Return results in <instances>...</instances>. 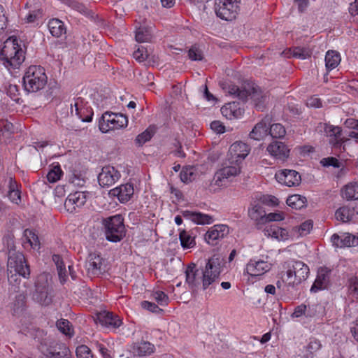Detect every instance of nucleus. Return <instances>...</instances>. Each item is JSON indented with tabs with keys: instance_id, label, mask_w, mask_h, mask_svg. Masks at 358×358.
I'll use <instances>...</instances> for the list:
<instances>
[{
	"instance_id": "aec40b11",
	"label": "nucleus",
	"mask_w": 358,
	"mask_h": 358,
	"mask_svg": "<svg viewBox=\"0 0 358 358\" xmlns=\"http://www.w3.org/2000/svg\"><path fill=\"white\" fill-rule=\"evenodd\" d=\"M324 132L329 137V143L335 148H341L343 143L341 138L342 129L338 126H334L329 124H324Z\"/></svg>"
},
{
	"instance_id": "3c124183",
	"label": "nucleus",
	"mask_w": 358,
	"mask_h": 358,
	"mask_svg": "<svg viewBox=\"0 0 358 358\" xmlns=\"http://www.w3.org/2000/svg\"><path fill=\"white\" fill-rule=\"evenodd\" d=\"M43 11L41 9H36L30 11L24 17V20L26 23H36L38 24V21L42 19Z\"/></svg>"
},
{
	"instance_id": "2f4dec72",
	"label": "nucleus",
	"mask_w": 358,
	"mask_h": 358,
	"mask_svg": "<svg viewBox=\"0 0 358 358\" xmlns=\"http://www.w3.org/2000/svg\"><path fill=\"white\" fill-rule=\"evenodd\" d=\"M152 27L140 26L136 30L135 38L138 43H148L152 38Z\"/></svg>"
},
{
	"instance_id": "8fccbe9b",
	"label": "nucleus",
	"mask_w": 358,
	"mask_h": 358,
	"mask_svg": "<svg viewBox=\"0 0 358 358\" xmlns=\"http://www.w3.org/2000/svg\"><path fill=\"white\" fill-rule=\"evenodd\" d=\"M62 174L63 172L59 165L55 166L48 173L47 180L50 183H55L61 178Z\"/></svg>"
},
{
	"instance_id": "9b49d317",
	"label": "nucleus",
	"mask_w": 358,
	"mask_h": 358,
	"mask_svg": "<svg viewBox=\"0 0 358 358\" xmlns=\"http://www.w3.org/2000/svg\"><path fill=\"white\" fill-rule=\"evenodd\" d=\"M71 113L75 114L81 121L90 122L94 115L92 108L81 97H78L71 103Z\"/></svg>"
},
{
	"instance_id": "4be33fe9",
	"label": "nucleus",
	"mask_w": 358,
	"mask_h": 358,
	"mask_svg": "<svg viewBox=\"0 0 358 358\" xmlns=\"http://www.w3.org/2000/svg\"><path fill=\"white\" fill-rule=\"evenodd\" d=\"M97 320L99 323L109 329H117L122 323V320L117 315L108 311H102L97 315Z\"/></svg>"
},
{
	"instance_id": "a18cd8bd",
	"label": "nucleus",
	"mask_w": 358,
	"mask_h": 358,
	"mask_svg": "<svg viewBox=\"0 0 358 358\" xmlns=\"http://www.w3.org/2000/svg\"><path fill=\"white\" fill-rule=\"evenodd\" d=\"M154 133L155 131L153 128L148 127L143 132H142L141 134H138L136 136L135 139L136 144L139 146L143 145L152 138V137L154 135Z\"/></svg>"
},
{
	"instance_id": "f8f14e48",
	"label": "nucleus",
	"mask_w": 358,
	"mask_h": 358,
	"mask_svg": "<svg viewBox=\"0 0 358 358\" xmlns=\"http://www.w3.org/2000/svg\"><path fill=\"white\" fill-rule=\"evenodd\" d=\"M120 173L113 166H106L98 176L99 184L102 187H109L120 178Z\"/></svg>"
},
{
	"instance_id": "0eeeda50",
	"label": "nucleus",
	"mask_w": 358,
	"mask_h": 358,
	"mask_svg": "<svg viewBox=\"0 0 358 358\" xmlns=\"http://www.w3.org/2000/svg\"><path fill=\"white\" fill-rule=\"evenodd\" d=\"M7 267L8 272L12 277L17 274L26 278L30 274L29 267L26 264L24 257L20 252H9Z\"/></svg>"
},
{
	"instance_id": "f03ea898",
	"label": "nucleus",
	"mask_w": 358,
	"mask_h": 358,
	"mask_svg": "<svg viewBox=\"0 0 358 358\" xmlns=\"http://www.w3.org/2000/svg\"><path fill=\"white\" fill-rule=\"evenodd\" d=\"M3 66L10 72L18 69L25 59V48L15 36L9 37L0 51Z\"/></svg>"
},
{
	"instance_id": "9d476101",
	"label": "nucleus",
	"mask_w": 358,
	"mask_h": 358,
	"mask_svg": "<svg viewBox=\"0 0 358 358\" xmlns=\"http://www.w3.org/2000/svg\"><path fill=\"white\" fill-rule=\"evenodd\" d=\"M250 152V147L243 142H235L229 148V164H236L242 168L243 161Z\"/></svg>"
},
{
	"instance_id": "6e6d98bb",
	"label": "nucleus",
	"mask_w": 358,
	"mask_h": 358,
	"mask_svg": "<svg viewBox=\"0 0 358 358\" xmlns=\"http://www.w3.org/2000/svg\"><path fill=\"white\" fill-rule=\"evenodd\" d=\"M5 90L6 91V94L13 100L15 101L18 100L19 90L16 85L9 84L8 86H6Z\"/></svg>"
},
{
	"instance_id": "a211bd4d",
	"label": "nucleus",
	"mask_w": 358,
	"mask_h": 358,
	"mask_svg": "<svg viewBox=\"0 0 358 358\" xmlns=\"http://www.w3.org/2000/svg\"><path fill=\"white\" fill-rule=\"evenodd\" d=\"M229 232L226 224H215L210 227L205 234V240L208 244L215 245L216 241L224 238Z\"/></svg>"
},
{
	"instance_id": "49530a36",
	"label": "nucleus",
	"mask_w": 358,
	"mask_h": 358,
	"mask_svg": "<svg viewBox=\"0 0 358 358\" xmlns=\"http://www.w3.org/2000/svg\"><path fill=\"white\" fill-rule=\"evenodd\" d=\"M57 327L58 329L66 336H71L73 335V329L70 322L66 319H60L57 322Z\"/></svg>"
},
{
	"instance_id": "412c9836",
	"label": "nucleus",
	"mask_w": 358,
	"mask_h": 358,
	"mask_svg": "<svg viewBox=\"0 0 358 358\" xmlns=\"http://www.w3.org/2000/svg\"><path fill=\"white\" fill-rule=\"evenodd\" d=\"M266 150L271 157L280 161H285L289 155V149L284 143L280 141H273L270 143Z\"/></svg>"
},
{
	"instance_id": "c756f323",
	"label": "nucleus",
	"mask_w": 358,
	"mask_h": 358,
	"mask_svg": "<svg viewBox=\"0 0 358 358\" xmlns=\"http://www.w3.org/2000/svg\"><path fill=\"white\" fill-rule=\"evenodd\" d=\"M264 233L266 236H271L278 241L286 240L289 236L287 229L281 228L274 224L266 227Z\"/></svg>"
},
{
	"instance_id": "a19ab883",
	"label": "nucleus",
	"mask_w": 358,
	"mask_h": 358,
	"mask_svg": "<svg viewBox=\"0 0 358 358\" xmlns=\"http://www.w3.org/2000/svg\"><path fill=\"white\" fill-rule=\"evenodd\" d=\"M180 180L185 183H188L195 180L196 177V169L194 166L184 167L180 173Z\"/></svg>"
},
{
	"instance_id": "774afa93",
	"label": "nucleus",
	"mask_w": 358,
	"mask_h": 358,
	"mask_svg": "<svg viewBox=\"0 0 358 358\" xmlns=\"http://www.w3.org/2000/svg\"><path fill=\"white\" fill-rule=\"evenodd\" d=\"M13 128V125L12 123L8 122L5 120H0V131H11Z\"/></svg>"
},
{
	"instance_id": "09e8293b",
	"label": "nucleus",
	"mask_w": 358,
	"mask_h": 358,
	"mask_svg": "<svg viewBox=\"0 0 358 358\" xmlns=\"http://www.w3.org/2000/svg\"><path fill=\"white\" fill-rule=\"evenodd\" d=\"M151 297L160 306H167L169 302L168 295L161 290H153Z\"/></svg>"
},
{
	"instance_id": "e2e57ef3",
	"label": "nucleus",
	"mask_w": 358,
	"mask_h": 358,
	"mask_svg": "<svg viewBox=\"0 0 358 358\" xmlns=\"http://www.w3.org/2000/svg\"><path fill=\"white\" fill-rule=\"evenodd\" d=\"M284 214L282 213H271L266 214L265 220L268 222H277L284 220Z\"/></svg>"
},
{
	"instance_id": "4c0bfd02",
	"label": "nucleus",
	"mask_w": 358,
	"mask_h": 358,
	"mask_svg": "<svg viewBox=\"0 0 358 358\" xmlns=\"http://www.w3.org/2000/svg\"><path fill=\"white\" fill-rule=\"evenodd\" d=\"M52 260L56 264L60 282L61 283L64 284V282H66L68 277L66 266L64 264V262L61 257L58 255H54L52 256Z\"/></svg>"
},
{
	"instance_id": "13d9d810",
	"label": "nucleus",
	"mask_w": 358,
	"mask_h": 358,
	"mask_svg": "<svg viewBox=\"0 0 358 358\" xmlns=\"http://www.w3.org/2000/svg\"><path fill=\"white\" fill-rule=\"evenodd\" d=\"M313 223L312 220H306L299 227V233L301 236H306L310 233L313 229Z\"/></svg>"
},
{
	"instance_id": "72a5a7b5",
	"label": "nucleus",
	"mask_w": 358,
	"mask_h": 358,
	"mask_svg": "<svg viewBox=\"0 0 358 358\" xmlns=\"http://www.w3.org/2000/svg\"><path fill=\"white\" fill-rule=\"evenodd\" d=\"M340 53L336 50H329L325 55V66L327 71L336 69L341 62Z\"/></svg>"
},
{
	"instance_id": "7c9ffc66",
	"label": "nucleus",
	"mask_w": 358,
	"mask_h": 358,
	"mask_svg": "<svg viewBox=\"0 0 358 358\" xmlns=\"http://www.w3.org/2000/svg\"><path fill=\"white\" fill-rule=\"evenodd\" d=\"M179 239L183 250L192 249L196 246L195 235L192 231L180 229Z\"/></svg>"
},
{
	"instance_id": "f3484780",
	"label": "nucleus",
	"mask_w": 358,
	"mask_h": 358,
	"mask_svg": "<svg viewBox=\"0 0 358 358\" xmlns=\"http://www.w3.org/2000/svg\"><path fill=\"white\" fill-rule=\"evenodd\" d=\"M86 268L89 275H99L106 271L105 260L97 253H90L86 262Z\"/></svg>"
},
{
	"instance_id": "338daca9",
	"label": "nucleus",
	"mask_w": 358,
	"mask_h": 358,
	"mask_svg": "<svg viewBox=\"0 0 358 358\" xmlns=\"http://www.w3.org/2000/svg\"><path fill=\"white\" fill-rule=\"evenodd\" d=\"M210 128L218 134L225 132L224 126L220 121H213L210 123Z\"/></svg>"
},
{
	"instance_id": "5701e85b",
	"label": "nucleus",
	"mask_w": 358,
	"mask_h": 358,
	"mask_svg": "<svg viewBox=\"0 0 358 358\" xmlns=\"http://www.w3.org/2000/svg\"><path fill=\"white\" fill-rule=\"evenodd\" d=\"M248 97L253 101L257 110L262 111L268 101V96L258 87H252L249 90Z\"/></svg>"
},
{
	"instance_id": "bb28decb",
	"label": "nucleus",
	"mask_w": 358,
	"mask_h": 358,
	"mask_svg": "<svg viewBox=\"0 0 358 358\" xmlns=\"http://www.w3.org/2000/svg\"><path fill=\"white\" fill-rule=\"evenodd\" d=\"M182 215L186 220H189L196 224H209L213 222V217L208 214L185 210Z\"/></svg>"
},
{
	"instance_id": "b1692460",
	"label": "nucleus",
	"mask_w": 358,
	"mask_h": 358,
	"mask_svg": "<svg viewBox=\"0 0 358 358\" xmlns=\"http://www.w3.org/2000/svg\"><path fill=\"white\" fill-rule=\"evenodd\" d=\"M134 187L130 183L121 185L110 191L111 195L117 196L121 203H126L134 195Z\"/></svg>"
},
{
	"instance_id": "39448f33",
	"label": "nucleus",
	"mask_w": 358,
	"mask_h": 358,
	"mask_svg": "<svg viewBox=\"0 0 358 358\" xmlns=\"http://www.w3.org/2000/svg\"><path fill=\"white\" fill-rule=\"evenodd\" d=\"M106 239L110 242L120 241L126 234L124 219L121 215H115L103 220Z\"/></svg>"
},
{
	"instance_id": "cd10ccee",
	"label": "nucleus",
	"mask_w": 358,
	"mask_h": 358,
	"mask_svg": "<svg viewBox=\"0 0 358 358\" xmlns=\"http://www.w3.org/2000/svg\"><path fill=\"white\" fill-rule=\"evenodd\" d=\"M131 351L134 356L147 357L155 352V347L150 342L141 341L132 345Z\"/></svg>"
},
{
	"instance_id": "bf43d9fd",
	"label": "nucleus",
	"mask_w": 358,
	"mask_h": 358,
	"mask_svg": "<svg viewBox=\"0 0 358 358\" xmlns=\"http://www.w3.org/2000/svg\"><path fill=\"white\" fill-rule=\"evenodd\" d=\"M141 306L145 310H147L150 312L158 313L163 311L157 304L152 302H150L148 301H144L141 303Z\"/></svg>"
},
{
	"instance_id": "6e6552de",
	"label": "nucleus",
	"mask_w": 358,
	"mask_h": 358,
	"mask_svg": "<svg viewBox=\"0 0 358 358\" xmlns=\"http://www.w3.org/2000/svg\"><path fill=\"white\" fill-rule=\"evenodd\" d=\"M128 120L122 114L106 112L102 115L99 122V127L102 133H107L110 130L119 129L127 127Z\"/></svg>"
},
{
	"instance_id": "0e129e2a",
	"label": "nucleus",
	"mask_w": 358,
	"mask_h": 358,
	"mask_svg": "<svg viewBox=\"0 0 358 358\" xmlns=\"http://www.w3.org/2000/svg\"><path fill=\"white\" fill-rule=\"evenodd\" d=\"M306 105L308 107L320 108L322 107V101L317 96H313L307 99Z\"/></svg>"
},
{
	"instance_id": "052dcab7",
	"label": "nucleus",
	"mask_w": 358,
	"mask_h": 358,
	"mask_svg": "<svg viewBox=\"0 0 358 358\" xmlns=\"http://www.w3.org/2000/svg\"><path fill=\"white\" fill-rule=\"evenodd\" d=\"M188 56L194 61H200L203 58L201 51L196 46H192L189 50Z\"/></svg>"
},
{
	"instance_id": "a878e982",
	"label": "nucleus",
	"mask_w": 358,
	"mask_h": 358,
	"mask_svg": "<svg viewBox=\"0 0 358 358\" xmlns=\"http://www.w3.org/2000/svg\"><path fill=\"white\" fill-rule=\"evenodd\" d=\"M220 110L222 115L228 120L239 119L244 113V110L239 103L235 101L226 103Z\"/></svg>"
},
{
	"instance_id": "1a4fd4ad",
	"label": "nucleus",
	"mask_w": 358,
	"mask_h": 358,
	"mask_svg": "<svg viewBox=\"0 0 358 358\" xmlns=\"http://www.w3.org/2000/svg\"><path fill=\"white\" fill-rule=\"evenodd\" d=\"M239 0H216L215 11L217 16L229 21L234 19L239 8Z\"/></svg>"
},
{
	"instance_id": "ea45409f",
	"label": "nucleus",
	"mask_w": 358,
	"mask_h": 358,
	"mask_svg": "<svg viewBox=\"0 0 358 358\" xmlns=\"http://www.w3.org/2000/svg\"><path fill=\"white\" fill-rule=\"evenodd\" d=\"M55 351H50L48 357L50 358H70L71 354L69 348L64 343L58 345Z\"/></svg>"
},
{
	"instance_id": "20e7f679",
	"label": "nucleus",
	"mask_w": 358,
	"mask_h": 358,
	"mask_svg": "<svg viewBox=\"0 0 358 358\" xmlns=\"http://www.w3.org/2000/svg\"><path fill=\"white\" fill-rule=\"evenodd\" d=\"M48 80L45 69L41 66L28 67L23 76V86L28 92H36L42 90Z\"/></svg>"
},
{
	"instance_id": "864d4df0",
	"label": "nucleus",
	"mask_w": 358,
	"mask_h": 358,
	"mask_svg": "<svg viewBox=\"0 0 358 358\" xmlns=\"http://www.w3.org/2000/svg\"><path fill=\"white\" fill-rule=\"evenodd\" d=\"M25 235L31 246L34 248H39V240L38 236L32 231L26 230Z\"/></svg>"
},
{
	"instance_id": "c9c22d12",
	"label": "nucleus",
	"mask_w": 358,
	"mask_h": 358,
	"mask_svg": "<svg viewBox=\"0 0 358 358\" xmlns=\"http://www.w3.org/2000/svg\"><path fill=\"white\" fill-rule=\"evenodd\" d=\"M48 26L50 34L55 37L59 38L66 33L64 24L59 19H51Z\"/></svg>"
},
{
	"instance_id": "58836bf2",
	"label": "nucleus",
	"mask_w": 358,
	"mask_h": 358,
	"mask_svg": "<svg viewBox=\"0 0 358 358\" xmlns=\"http://www.w3.org/2000/svg\"><path fill=\"white\" fill-rule=\"evenodd\" d=\"M286 203L293 209H301L306 206V199L299 194H293L287 199Z\"/></svg>"
},
{
	"instance_id": "4468645a",
	"label": "nucleus",
	"mask_w": 358,
	"mask_h": 358,
	"mask_svg": "<svg viewBox=\"0 0 358 358\" xmlns=\"http://www.w3.org/2000/svg\"><path fill=\"white\" fill-rule=\"evenodd\" d=\"M241 167L236 164H229L228 166L219 169L215 174V185L217 186H222L233 177L240 174Z\"/></svg>"
},
{
	"instance_id": "c03bdc74",
	"label": "nucleus",
	"mask_w": 358,
	"mask_h": 358,
	"mask_svg": "<svg viewBox=\"0 0 358 358\" xmlns=\"http://www.w3.org/2000/svg\"><path fill=\"white\" fill-rule=\"evenodd\" d=\"M302 315H305L306 317H312L314 315V313L310 310V306L308 308L306 305L301 304L295 308L293 313L292 314V317L298 318Z\"/></svg>"
},
{
	"instance_id": "473e14b6",
	"label": "nucleus",
	"mask_w": 358,
	"mask_h": 358,
	"mask_svg": "<svg viewBox=\"0 0 358 358\" xmlns=\"http://www.w3.org/2000/svg\"><path fill=\"white\" fill-rule=\"evenodd\" d=\"M250 217L255 221H260L265 218L266 213L263 205L259 201H254L249 208Z\"/></svg>"
},
{
	"instance_id": "393cba45",
	"label": "nucleus",
	"mask_w": 358,
	"mask_h": 358,
	"mask_svg": "<svg viewBox=\"0 0 358 358\" xmlns=\"http://www.w3.org/2000/svg\"><path fill=\"white\" fill-rule=\"evenodd\" d=\"M329 273L330 271L326 267H321L318 269L316 279L310 287V292L316 293L327 287L329 280Z\"/></svg>"
},
{
	"instance_id": "603ef678",
	"label": "nucleus",
	"mask_w": 358,
	"mask_h": 358,
	"mask_svg": "<svg viewBox=\"0 0 358 358\" xmlns=\"http://www.w3.org/2000/svg\"><path fill=\"white\" fill-rule=\"evenodd\" d=\"M76 353L78 358H93L91 350L85 345L77 347Z\"/></svg>"
},
{
	"instance_id": "e433bc0d",
	"label": "nucleus",
	"mask_w": 358,
	"mask_h": 358,
	"mask_svg": "<svg viewBox=\"0 0 358 358\" xmlns=\"http://www.w3.org/2000/svg\"><path fill=\"white\" fill-rule=\"evenodd\" d=\"M342 195L347 200H358V182H353L346 185L342 189Z\"/></svg>"
},
{
	"instance_id": "6ab92c4d",
	"label": "nucleus",
	"mask_w": 358,
	"mask_h": 358,
	"mask_svg": "<svg viewBox=\"0 0 358 358\" xmlns=\"http://www.w3.org/2000/svg\"><path fill=\"white\" fill-rule=\"evenodd\" d=\"M331 242L336 248L355 247L358 245V237L349 233L334 234L331 237Z\"/></svg>"
},
{
	"instance_id": "2eb2a0df",
	"label": "nucleus",
	"mask_w": 358,
	"mask_h": 358,
	"mask_svg": "<svg viewBox=\"0 0 358 358\" xmlns=\"http://www.w3.org/2000/svg\"><path fill=\"white\" fill-rule=\"evenodd\" d=\"M86 201V192L78 191L71 193L65 200V209L71 213H74L85 204Z\"/></svg>"
},
{
	"instance_id": "ddd939ff",
	"label": "nucleus",
	"mask_w": 358,
	"mask_h": 358,
	"mask_svg": "<svg viewBox=\"0 0 358 358\" xmlns=\"http://www.w3.org/2000/svg\"><path fill=\"white\" fill-rule=\"evenodd\" d=\"M241 167L236 164H229L228 166L219 169L215 174V185L217 186H222L233 177L240 174Z\"/></svg>"
},
{
	"instance_id": "f257e3e1",
	"label": "nucleus",
	"mask_w": 358,
	"mask_h": 358,
	"mask_svg": "<svg viewBox=\"0 0 358 358\" xmlns=\"http://www.w3.org/2000/svg\"><path fill=\"white\" fill-rule=\"evenodd\" d=\"M222 271L221 259L215 256L199 268L194 263H190L185 268V282L192 289L201 287L203 291L212 292L220 281Z\"/></svg>"
},
{
	"instance_id": "37998d69",
	"label": "nucleus",
	"mask_w": 358,
	"mask_h": 358,
	"mask_svg": "<svg viewBox=\"0 0 358 358\" xmlns=\"http://www.w3.org/2000/svg\"><path fill=\"white\" fill-rule=\"evenodd\" d=\"M352 215V210L346 206L338 208L335 213L336 220H341L343 222H348Z\"/></svg>"
},
{
	"instance_id": "680f3d73",
	"label": "nucleus",
	"mask_w": 358,
	"mask_h": 358,
	"mask_svg": "<svg viewBox=\"0 0 358 358\" xmlns=\"http://www.w3.org/2000/svg\"><path fill=\"white\" fill-rule=\"evenodd\" d=\"M321 343L320 341L316 338H310L307 345V350L310 352L313 353L318 351L321 348Z\"/></svg>"
},
{
	"instance_id": "79ce46f5",
	"label": "nucleus",
	"mask_w": 358,
	"mask_h": 358,
	"mask_svg": "<svg viewBox=\"0 0 358 358\" xmlns=\"http://www.w3.org/2000/svg\"><path fill=\"white\" fill-rule=\"evenodd\" d=\"M227 91L229 94L238 97L239 99L243 101L247 100L248 98L249 90L240 89L235 85H229Z\"/></svg>"
},
{
	"instance_id": "69168bd1",
	"label": "nucleus",
	"mask_w": 358,
	"mask_h": 358,
	"mask_svg": "<svg viewBox=\"0 0 358 358\" xmlns=\"http://www.w3.org/2000/svg\"><path fill=\"white\" fill-rule=\"evenodd\" d=\"M69 182L72 183L75 186L83 187L84 186L85 181V180L80 177V176H78L76 174H73L69 178Z\"/></svg>"
},
{
	"instance_id": "4d7b16f0",
	"label": "nucleus",
	"mask_w": 358,
	"mask_h": 358,
	"mask_svg": "<svg viewBox=\"0 0 358 358\" xmlns=\"http://www.w3.org/2000/svg\"><path fill=\"white\" fill-rule=\"evenodd\" d=\"M348 292L355 297L358 296V278H352L349 280Z\"/></svg>"
},
{
	"instance_id": "c85d7f7f",
	"label": "nucleus",
	"mask_w": 358,
	"mask_h": 358,
	"mask_svg": "<svg viewBox=\"0 0 358 358\" xmlns=\"http://www.w3.org/2000/svg\"><path fill=\"white\" fill-rule=\"evenodd\" d=\"M268 125H270V118L266 117L255 124L250 133V137L256 141L262 140L268 134Z\"/></svg>"
},
{
	"instance_id": "dca6fc26",
	"label": "nucleus",
	"mask_w": 358,
	"mask_h": 358,
	"mask_svg": "<svg viewBox=\"0 0 358 358\" xmlns=\"http://www.w3.org/2000/svg\"><path fill=\"white\" fill-rule=\"evenodd\" d=\"M275 178L279 183L287 187L298 186L301 181L300 174L297 171L290 169H283L278 171Z\"/></svg>"
},
{
	"instance_id": "de8ad7c7",
	"label": "nucleus",
	"mask_w": 358,
	"mask_h": 358,
	"mask_svg": "<svg viewBox=\"0 0 358 358\" xmlns=\"http://www.w3.org/2000/svg\"><path fill=\"white\" fill-rule=\"evenodd\" d=\"M269 134L275 138H280L285 136L286 130L283 125L279 123L270 125Z\"/></svg>"
},
{
	"instance_id": "f704fd0d",
	"label": "nucleus",
	"mask_w": 358,
	"mask_h": 358,
	"mask_svg": "<svg viewBox=\"0 0 358 358\" xmlns=\"http://www.w3.org/2000/svg\"><path fill=\"white\" fill-rule=\"evenodd\" d=\"M8 198L13 203L18 204L21 201V194L18 184L11 176L8 178Z\"/></svg>"
},
{
	"instance_id": "5fc2aeb1",
	"label": "nucleus",
	"mask_w": 358,
	"mask_h": 358,
	"mask_svg": "<svg viewBox=\"0 0 358 358\" xmlns=\"http://www.w3.org/2000/svg\"><path fill=\"white\" fill-rule=\"evenodd\" d=\"M133 57L136 61L142 62L148 58L147 50L143 46L138 47V49L134 52Z\"/></svg>"
},
{
	"instance_id": "423d86ee",
	"label": "nucleus",
	"mask_w": 358,
	"mask_h": 358,
	"mask_svg": "<svg viewBox=\"0 0 358 358\" xmlns=\"http://www.w3.org/2000/svg\"><path fill=\"white\" fill-rule=\"evenodd\" d=\"M273 267V263L268 255L254 257L245 264L243 274L252 278H259L268 273Z\"/></svg>"
},
{
	"instance_id": "7ed1b4c3",
	"label": "nucleus",
	"mask_w": 358,
	"mask_h": 358,
	"mask_svg": "<svg viewBox=\"0 0 358 358\" xmlns=\"http://www.w3.org/2000/svg\"><path fill=\"white\" fill-rule=\"evenodd\" d=\"M280 273V279L287 287H295L306 280L309 274V267L301 261H292Z\"/></svg>"
}]
</instances>
